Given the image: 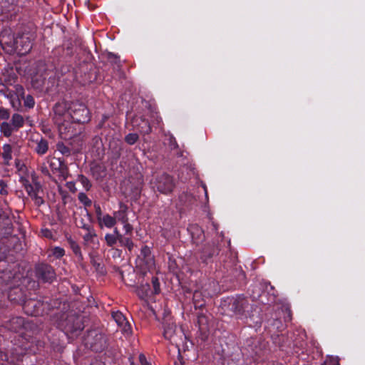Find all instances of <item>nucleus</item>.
I'll list each match as a JSON object with an SVG mask.
<instances>
[{
    "label": "nucleus",
    "mask_w": 365,
    "mask_h": 365,
    "mask_svg": "<svg viewBox=\"0 0 365 365\" xmlns=\"http://www.w3.org/2000/svg\"><path fill=\"white\" fill-rule=\"evenodd\" d=\"M56 324L66 335L78 336L84 328L83 317L74 311L61 314Z\"/></svg>",
    "instance_id": "f257e3e1"
},
{
    "label": "nucleus",
    "mask_w": 365,
    "mask_h": 365,
    "mask_svg": "<svg viewBox=\"0 0 365 365\" xmlns=\"http://www.w3.org/2000/svg\"><path fill=\"white\" fill-rule=\"evenodd\" d=\"M230 309L240 319H250L254 326H260L261 319L258 316L255 317L254 314H250L252 309V305L244 296H237L232 298L229 303Z\"/></svg>",
    "instance_id": "f03ea898"
},
{
    "label": "nucleus",
    "mask_w": 365,
    "mask_h": 365,
    "mask_svg": "<svg viewBox=\"0 0 365 365\" xmlns=\"http://www.w3.org/2000/svg\"><path fill=\"white\" fill-rule=\"evenodd\" d=\"M85 346L96 352L103 351L107 346V339L104 334L93 329L89 331L84 338Z\"/></svg>",
    "instance_id": "7ed1b4c3"
},
{
    "label": "nucleus",
    "mask_w": 365,
    "mask_h": 365,
    "mask_svg": "<svg viewBox=\"0 0 365 365\" xmlns=\"http://www.w3.org/2000/svg\"><path fill=\"white\" fill-rule=\"evenodd\" d=\"M153 189L163 194H169L173 192L175 183L173 178L167 173L158 175L151 182Z\"/></svg>",
    "instance_id": "20e7f679"
},
{
    "label": "nucleus",
    "mask_w": 365,
    "mask_h": 365,
    "mask_svg": "<svg viewBox=\"0 0 365 365\" xmlns=\"http://www.w3.org/2000/svg\"><path fill=\"white\" fill-rule=\"evenodd\" d=\"M69 113L75 123H85L90 120L89 110L84 103L73 102L69 107Z\"/></svg>",
    "instance_id": "39448f33"
},
{
    "label": "nucleus",
    "mask_w": 365,
    "mask_h": 365,
    "mask_svg": "<svg viewBox=\"0 0 365 365\" xmlns=\"http://www.w3.org/2000/svg\"><path fill=\"white\" fill-rule=\"evenodd\" d=\"M48 307L47 302L41 300H34L30 299L26 300L24 304L25 312L31 316H38L43 314L46 308Z\"/></svg>",
    "instance_id": "423d86ee"
},
{
    "label": "nucleus",
    "mask_w": 365,
    "mask_h": 365,
    "mask_svg": "<svg viewBox=\"0 0 365 365\" xmlns=\"http://www.w3.org/2000/svg\"><path fill=\"white\" fill-rule=\"evenodd\" d=\"M16 39L10 29H4L0 34V43L3 49L9 53L16 51Z\"/></svg>",
    "instance_id": "0eeeda50"
},
{
    "label": "nucleus",
    "mask_w": 365,
    "mask_h": 365,
    "mask_svg": "<svg viewBox=\"0 0 365 365\" xmlns=\"http://www.w3.org/2000/svg\"><path fill=\"white\" fill-rule=\"evenodd\" d=\"M137 261L144 270H149L154 267L155 260L149 247L147 245L142 247L140 254L138 256Z\"/></svg>",
    "instance_id": "6e6552de"
},
{
    "label": "nucleus",
    "mask_w": 365,
    "mask_h": 365,
    "mask_svg": "<svg viewBox=\"0 0 365 365\" xmlns=\"http://www.w3.org/2000/svg\"><path fill=\"white\" fill-rule=\"evenodd\" d=\"M33 35L29 33L19 34L16 39V50L21 54L29 53L32 48Z\"/></svg>",
    "instance_id": "1a4fd4ad"
},
{
    "label": "nucleus",
    "mask_w": 365,
    "mask_h": 365,
    "mask_svg": "<svg viewBox=\"0 0 365 365\" xmlns=\"http://www.w3.org/2000/svg\"><path fill=\"white\" fill-rule=\"evenodd\" d=\"M36 276L44 282H51L56 277L53 268L47 264H41L36 268Z\"/></svg>",
    "instance_id": "9d476101"
},
{
    "label": "nucleus",
    "mask_w": 365,
    "mask_h": 365,
    "mask_svg": "<svg viewBox=\"0 0 365 365\" xmlns=\"http://www.w3.org/2000/svg\"><path fill=\"white\" fill-rule=\"evenodd\" d=\"M218 254V248L215 247L214 243H207L204 245L200 253V259L204 264H207L215 255Z\"/></svg>",
    "instance_id": "9b49d317"
},
{
    "label": "nucleus",
    "mask_w": 365,
    "mask_h": 365,
    "mask_svg": "<svg viewBox=\"0 0 365 365\" xmlns=\"http://www.w3.org/2000/svg\"><path fill=\"white\" fill-rule=\"evenodd\" d=\"M112 317L116 324L122 327L123 332L127 334L131 333V327L122 312L119 311L113 312Z\"/></svg>",
    "instance_id": "f8f14e48"
},
{
    "label": "nucleus",
    "mask_w": 365,
    "mask_h": 365,
    "mask_svg": "<svg viewBox=\"0 0 365 365\" xmlns=\"http://www.w3.org/2000/svg\"><path fill=\"white\" fill-rule=\"evenodd\" d=\"M133 126L143 135L149 134L152 131L151 126L148 120L143 117H136L133 120Z\"/></svg>",
    "instance_id": "ddd939ff"
},
{
    "label": "nucleus",
    "mask_w": 365,
    "mask_h": 365,
    "mask_svg": "<svg viewBox=\"0 0 365 365\" xmlns=\"http://www.w3.org/2000/svg\"><path fill=\"white\" fill-rule=\"evenodd\" d=\"M188 231L190 232L192 241L195 244L198 245L204 240V232L198 225H190L188 228Z\"/></svg>",
    "instance_id": "4468645a"
},
{
    "label": "nucleus",
    "mask_w": 365,
    "mask_h": 365,
    "mask_svg": "<svg viewBox=\"0 0 365 365\" xmlns=\"http://www.w3.org/2000/svg\"><path fill=\"white\" fill-rule=\"evenodd\" d=\"M163 327L164 337L168 340H171L175 334L176 325L171 319H164Z\"/></svg>",
    "instance_id": "2eb2a0df"
},
{
    "label": "nucleus",
    "mask_w": 365,
    "mask_h": 365,
    "mask_svg": "<svg viewBox=\"0 0 365 365\" xmlns=\"http://www.w3.org/2000/svg\"><path fill=\"white\" fill-rule=\"evenodd\" d=\"M127 210V205L123 203H120L119 210L113 212V217L115 218L116 222L118 221L123 223L128 220Z\"/></svg>",
    "instance_id": "dca6fc26"
},
{
    "label": "nucleus",
    "mask_w": 365,
    "mask_h": 365,
    "mask_svg": "<svg viewBox=\"0 0 365 365\" xmlns=\"http://www.w3.org/2000/svg\"><path fill=\"white\" fill-rule=\"evenodd\" d=\"M1 13L2 14H6V16H10L11 19L16 14V6L13 2L9 1H2L0 4Z\"/></svg>",
    "instance_id": "f3484780"
},
{
    "label": "nucleus",
    "mask_w": 365,
    "mask_h": 365,
    "mask_svg": "<svg viewBox=\"0 0 365 365\" xmlns=\"http://www.w3.org/2000/svg\"><path fill=\"white\" fill-rule=\"evenodd\" d=\"M137 294L142 299H145L148 297L155 295L152 291L150 285L148 283L141 284L137 289Z\"/></svg>",
    "instance_id": "a211bd4d"
},
{
    "label": "nucleus",
    "mask_w": 365,
    "mask_h": 365,
    "mask_svg": "<svg viewBox=\"0 0 365 365\" xmlns=\"http://www.w3.org/2000/svg\"><path fill=\"white\" fill-rule=\"evenodd\" d=\"M98 223L101 228L103 227L107 228H112L115 225L116 222L115 218L113 216L106 214L103 215V217H101L100 220L98 221Z\"/></svg>",
    "instance_id": "6ab92c4d"
},
{
    "label": "nucleus",
    "mask_w": 365,
    "mask_h": 365,
    "mask_svg": "<svg viewBox=\"0 0 365 365\" xmlns=\"http://www.w3.org/2000/svg\"><path fill=\"white\" fill-rule=\"evenodd\" d=\"M46 163L53 172H57L65 163L64 160L56 158H47Z\"/></svg>",
    "instance_id": "aec40b11"
},
{
    "label": "nucleus",
    "mask_w": 365,
    "mask_h": 365,
    "mask_svg": "<svg viewBox=\"0 0 365 365\" xmlns=\"http://www.w3.org/2000/svg\"><path fill=\"white\" fill-rule=\"evenodd\" d=\"M24 322V319L22 317H13L9 320L7 327L12 331L17 332L21 328H22Z\"/></svg>",
    "instance_id": "412c9836"
},
{
    "label": "nucleus",
    "mask_w": 365,
    "mask_h": 365,
    "mask_svg": "<svg viewBox=\"0 0 365 365\" xmlns=\"http://www.w3.org/2000/svg\"><path fill=\"white\" fill-rule=\"evenodd\" d=\"M0 131L5 137H10L16 130L13 128L11 123L4 121L0 124Z\"/></svg>",
    "instance_id": "4be33fe9"
},
{
    "label": "nucleus",
    "mask_w": 365,
    "mask_h": 365,
    "mask_svg": "<svg viewBox=\"0 0 365 365\" xmlns=\"http://www.w3.org/2000/svg\"><path fill=\"white\" fill-rule=\"evenodd\" d=\"M48 149V141L44 138H41L39 141L36 142V146L35 148V151L38 155H44Z\"/></svg>",
    "instance_id": "5701e85b"
},
{
    "label": "nucleus",
    "mask_w": 365,
    "mask_h": 365,
    "mask_svg": "<svg viewBox=\"0 0 365 365\" xmlns=\"http://www.w3.org/2000/svg\"><path fill=\"white\" fill-rule=\"evenodd\" d=\"M11 125L13 128L19 130V128H22L24 125V119L23 116L19 113H14L11 118Z\"/></svg>",
    "instance_id": "b1692460"
},
{
    "label": "nucleus",
    "mask_w": 365,
    "mask_h": 365,
    "mask_svg": "<svg viewBox=\"0 0 365 365\" xmlns=\"http://www.w3.org/2000/svg\"><path fill=\"white\" fill-rule=\"evenodd\" d=\"M118 242L120 246L127 247L129 251H131L134 247L131 235H122V236L119 237Z\"/></svg>",
    "instance_id": "393cba45"
},
{
    "label": "nucleus",
    "mask_w": 365,
    "mask_h": 365,
    "mask_svg": "<svg viewBox=\"0 0 365 365\" xmlns=\"http://www.w3.org/2000/svg\"><path fill=\"white\" fill-rule=\"evenodd\" d=\"M83 239L86 243H95L97 240V235L93 227L86 231L83 235Z\"/></svg>",
    "instance_id": "a878e982"
},
{
    "label": "nucleus",
    "mask_w": 365,
    "mask_h": 365,
    "mask_svg": "<svg viewBox=\"0 0 365 365\" xmlns=\"http://www.w3.org/2000/svg\"><path fill=\"white\" fill-rule=\"evenodd\" d=\"M12 148L9 144H4L3 145L2 157L6 163H9V161L12 159Z\"/></svg>",
    "instance_id": "bb28decb"
},
{
    "label": "nucleus",
    "mask_w": 365,
    "mask_h": 365,
    "mask_svg": "<svg viewBox=\"0 0 365 365\" xmlns=\"http://www.w3.org/2000/svg\"><path fill=\"white\" fill-rule=\"evenodd\" d=\"M119 238L115 235L107 233L105 235V241L108 247H113L117 242H118Z\"/></svg>",
    "instance_id": "cd10ccee"
},
{
    "label": "nucleus",
    "mask_w": 365,
    "mask_h": 365,
    "mask_svg": "<svg viewBox=\"0 0 365 365\" xmlns=\"http://www.w3.org/2000/svg\"><path fill=\"white\" fill-rule=\"evenodd\" d=\"M108 60L113 66H116L118 68L121 66L119 56L115 53H108Z\"/></svg>",
    "instance_id": "c85d7f7f"
},
{
    "label": "nucleus",
    "mask_w": 365,
    "mask_h": 365,
    "mask_svg": "<svg viewBox=\"0 0 365 365\" xmlns=\"http://www.w3.org/2000/svg\"><path fill=\"white\" fill-rule=\"evenodd\" d=\"M197 323L201 330L206 329L208 325L207 317L203 314H199L197 317Z\"/></svg>",
    "instance_id": "c756f323"
},
{
    "label": "nucleus",
    "mask_w": 365,
    "mask_h": 365,
    "mask_svg": "<svg viewBox=\"0 0 365 365\" xmlns=\"http://www.w3.org/2000/svg\"><path fill=\"white\" fill-rule=\"evenodd\" d=\"M247 351L249 352V355L255 361L258 360L262 353L261 349L257 348L256 345H255V349L251 346L250 350L247 349Z\"/></svg>",
    "instance_id": "7c9ffc66"
},
{
    "label": "nucleus",
    "mask_w": 365,
    "mask_h": 365,
    "mask_svg": "<svg viewBox=\"0 0 365 365\" xmlns=\"http://www.w3.org/2000/svg\"><path fill=\"white\" fill-rule=\"evenodd\" d=\"M56 148L63 155L69 156L71 155V149L62 142H58L56 144Z\"/></svg>",
    "instance_id": "2f4dec72"
},
{
    "label": "nucleus",
    "mask_w": 365,
    "mask_h": 365,
    "mask_svg": "<svg viewBox=\"0 0 365 365\" xmlns=\"http://www.w3.org/2000/svg\"><path fill=\"white\" fill-rule=\"evenodd\" d=\"M78 180L81 182V184L86 191H88L91 189L92 186L91 183L86 176L83 175H78Z\"/></svg>",
    "instance_id": "473e14b6"
},
{
    "label": "nucleus",
    "mask_w": 365,
    "mask_h": 365,
    "mask_svg": "<svg viewBox=\"0 0 365 365\" xmlns=\"http://www.w3.org/2000/svg\"><path fill=\"white\" fill-rule=\"evenodd\" d=\"M57 172L58 173L59 179L61 180H66L69 175L68 168L65 163L62 165L61 169H59Z\"/></svg>",
    "instance_id": "72a5a7b5"
},
{
    "label": "nucleus",
    "mask_w": 365,
    "mask_h": 365,
    "mask_svg": "<svg viewBox=\"0 0 365 365\" xmlns=\"http://www.w3.org/2000/svg\"><path fill=\"white\" fill-rule=\"evenodd\" d=\"M139 139V136L137 133H128L125 137V141L128 145H134Z\"/></svg>",
    "instance_id": "f704fd0d"
},
{
    "label": "nucleus",
    "mask_w": 365,
    "mask_h": 365,
    "mask_svg": "<svg viewBox=\"0 0 365 365\" xmlns=\"http://www.w3.org/2000/svg\"><path fill=\"white\" fill-rule=\"evenodd\" d=\"M179 200L182 205H187L192 202L193 197L191 194L183 192L179 196Z\"/></svg>",
    "instance_id": "c9c22d12"
},
{
    "label": "nucleus",
    "mask_w": 365,
    "mask_h": 365,
    "mask_svg": "<svg viewBox=\"0 0 365 365\" xmlns=\"http://www.w3.org/2000/svg\"><path fill=\"white\" fill-rule=\"evenodd\" d=\"M78 199L86 207H90L92 204V201L88 197L86 194L84 192H79L78 195Z\"/></svg>",
    "instance_id": "e433bc0d"
},
{
    "label": "nucleus",
    "mask_w": 365,
    "mask_h": 365,
    "mask_svg": "<svg viewBox=\"0 0 365 365\" xmlns=\"http://www.w3.org/2000/svg\"><path fill=\"white\" fill-rule=\"evenodd\" d=\"M51 255L56 258H61L65 255V250L61 247H55L51 250Z\"/></svg>",
    "instance_id": "4c0bfd02"
},
{
    "label": "nucleus",
    "mask_w": 365,
    "mask_h": 365,
    "mask_svg": "<svg viewBox=\"0 0 365 365\" xmlns=\"http://www.w3.org/2000/svg\"><path fill=\"white\" fill-rule=\"evenodd\" d=\"M153 289L152 291L154 294H158L160 292V282L157 277L152 278Z\"/></svg>",
    "instance_id": "58836bf2"
},
{
    "label": "nucleus",
    "mask_w": 365,
    "mask_h": 365,
    "mask_svg": "<svg viewBox=\"0 0 365 365\" xmlns=\"http://www.w3.org/2000/svg\"><path fill=\"white\" fill-rule=\"evenodd\" d=\"M35 105V101L31 95H27L24 98V106L29 108H32Z\"/></svg>",
    "instance_id": "ea45409f"
},
{
    "label": "nucleus",
    "mask_w": 365,
    "mask_h": 365,
    "mask_svg": "<svg viewBox=\"0 0 365 365\" xmlns=\"http://www.w3.org/2000/svg\"><path fill=\"white\" fill-rule=\"evenodd\" d=\"M123 225V229L125 230V233L123 235H132L133 227V226L128 222V220L126 221V222L122 223Z\"/></svg>",
    "instance_id": "a19ab883"
},
{
    "label": "nucleus",
    "mask_w": 365,
    "mask_h": 365,
    "mask_svg": "<svg viewBox=\"0 0 365 365\" xmlns=\"http://www.w3.org/2000/svg\"><path fill=\"white\" fill-rule=\"evenodd\" d=\"M31 197L34 201V203L38 206H40L44 202L43 198L38 195L37 192H34Z\"/></svg>",
    "instance_id": "79ce46f5"
},
{
    "label": "nucleus",
    "mask_w": 365,
    "mask_h": 365,
    "mask_svg": "<svg viewBox=\"0 0 365 365\" xmlns=\"http://www.w3.org/2000/svg\"><path fill=\"white\" fill-rule=\"evenodd\" d=\"M10 117V113L8 109L0 107V118L2 120H8Z\"/></svg>",
    "instance_id": "37998d69"
},
{
    "label": "nucleus",
    "mask_w": 365,
    "mask_h": 365,
    "mask_svg": "<svg viewBox=\"0 0 365 365\" xmlns=\"http://www.w3.org/2000/svg\"><path fill=\"white\" fill-rule=\"evenodd\" d=\"M41 233L43 237L48 238V239H52L53 237V232L51 230L48 228H43L41 230Z\"/></svg>",
    "instance_id": "c03bdc74"
},
{
    "label": "nucleus",
    "mask_w": 365,
    "mask_h": 365,
    "mask_svg": "<svg viewBox=\"0 0 365 365\" xmlns=\"http://www.w3.org/2000/svg\"><path fill=\"white\" fill-rule=\"evenodd\" d=\"M95 212L96 215L97 221L100 220L103 217V212L98 204H94Z\"/></svg>",
    "instance_id": "a18cd8bd"
},
{
    "label": "nucleus",
    "mask_w": 365,
    "mask_h": 365,
    "mask_svg": "<svg viewBox=\"0 0 365 365\" xmlns=\"http://www.w3.org/2000/svg\"><path fill=\"white\" fill-rule=\"evenodd\" d=\"M322 365H340L337 358H330L326 360Z\"/></svg>",
    "instance_id": "49530a36"
},
{
    "label": "nucleus",
    "mask_w": 365,
    "mask_h": 365,
    "mask_svg": "<svg viewBox=\"0 0 365 365\" xmlns=\"http://www.w3.org/2000/svg\"><path fill=\"white\" fill-rule=\"evenodd\" d=\"M71 248L76 255H81V248L76 242H71Z\"/></svg>",
    "instance_id": "de8ad7c7"
},
{
    "label": "nucleus",
    "mask_w": 365,
    "mask_h": 365,
    "mask_svg": "<svg viewBox=\"0 0 365 365\" xmlns=\"http://www.w3.org/2000/svg\"><path fill=\"white\" fill-rule=\"evenodd\" d=\"M46 162L43 163L41 167H40V170L41 171V173L45 175H47V176H51L50 175V173H49V170H48V168L47 167V165H46Z\"/></svg>",
    "instance_id": "09e8293b"
},
{
    "label": "nucleus",
    "mask_w": 365,
    "mask_h": 365,
    "mask_svg": "<svg viewBox=\"0 0 365 365\" xmlns=\"http://www.w3.org/2000/svg\"><path fill=\"white\" fill-rule=\"evenodd\" d=\"M93 266L95 267L96 269L100 273L103 274L105 272L103 265L101 264V263L94 262Z\"/></svg>",
    "instance_id": "8fccbe9b"
},
{
    "label": "nucleus",
    "mask_w": 365,
    "mask_h": 365,
    "mask_svg": "<svg viewBox=\"0 0 365 365\" xmlns=\"http://www.w3.org/2000/svg\"><path fill=\"white\" fill-rule=\"evenodd\" d=\"M79 227L84 230L86 232L93 228V227L91 225L85 223L83 220H81V225H79Z\"/></svg>",
    "instance_id": "3c124183"
},
{
    "label": "nucleus",
    "mask_w": 365,
    "mask_h": 365,
    "mask_svg": "<svg viewBox=\"0 0 365 365\" xmlns=\"http://www.w3.org/2000/svg\"><path fill=\"white\" fill-rule=\"evenodd\" d=\"M200 297V293L199 292H195L193 293V302L195 307H201L203 304H198L196 302V297Z\"/></svg>",
    "instance_id": "603ef678"
},
{
    "label": "nucleus",
    "mask_w": 365,
    "mask_h": 365,
    "mask_svg": "<svg viewBox=\"0 0 365 365\" xmlns=\"http://www.w3.org/2000/svg\"><path fill=\"white\" fill-rule=\"evenodd\" d=\"M66 187L71 190L74 192L75 183L73 182H66Z\"/></svg>",
    "instance_id": "864d4df0"
},
{
    "label": "nucleus",
    "mask_w": 365,
    "mask_h": 365,
    "mask_svg": "<svg viewBox=\"0 0 365 365\" xmlns=\"http://www.w3.org/2000/svg\"><path fill=\"white\" fill-rule=\"evenodd\" d=\"M29 195L31 197L34 192H36V191L34 189L31 185H29V187L26 188Z\"/></svg>",
    "instance_id": "5fc2aeb1"
},
{
    "label": "nucleus",
    "mask_w": 365,
    "mask_h": 365,
    "mask_svg": "<svg viewBox=\"0 0 365 365\" xmlns=\"http://www.w3.org/2000/svg\"><path fill=\"white\" fill-rule=\"evenodd\" d=\"M110 234L116 235V237L118 238L120 237L123 235L120 232V231L118 230V229L117 227L114 228L113 232L110 233Z\"/></svg>",
    "instance_id": "6e6d98bb"
},
{
    "label": "nucleus",
    "mask_w": 365,
    "mask_h": 365,
    "mask_svg": "<svg viewBox=\"0 0 365 365\" xmlns=\"http://www.w3.org/2000/svg\"><path fill=\"white\" fill-rule=\"evenodd\" d=\"M98 168H96V169H98ZM93 171V176H95L96 178V179H98L99 178H101L102 176L101 175L100 173H98L96 170V168L93 169L92 170Z\"/></svg>",
    "instance_id": "4d7b16f0"
},
{
    "label": "nucleus",
    "mask_w": 365,
    "mask_h": 365,
    "mask_svg": "<svg viewBox=\"0 0 365 365\" xmlns=\"http://www.w3.org/2000/svg\"><path fill=\"white\" fill-rule=\"evenodd\" d=\"M0 193L1 195H7L8 194V191L6 190V187H1V190H0Z\"/></svg>",
    "instance_id": "13d9d810"
},
{
    "label": "nucleus",
    "mask_w": 365,
    "mask_h": 365,
    "mask_svg": "<svg viewBox=\"0 0 365 365\" xmlns=\"http://www.w3.org/2000/svg\"><path fill=\"white\" fill-rule=\"evenodd\" d=\"M212 230H215V231H217L218 230V227L217 225V224H215L214 222H212Z\"/></svg>",
    "instance_id": "bf43d9fd"
},
{
    "label": "nucleus",
    "mask_w": 365,
    "mask_h": 365,
    "mask_svg": "<svg viewBox=\"0 0 365 365\" xmlns=\"http://www.w3.org/2000/svg\"><path fill=\"white\" fill-rule=\"evenodd\" d=\"M6 187V184L5 183V182L2 180H0V187Z\"/></svg>",
    "instance_id": "052dcab7"
},
{
    "label": "nucleus",
    "mask_w": 365,
    "mask_h": 365,
    "mask_svg": "<svg viewBox=\"0 0 365 365\" xmlns=\"http://www.w3.org/2000/svg\"><path fill=\"white\" fill-rule=\"evenodd\" d=\"M139 358H140V361H141L142 364L143 363V361L145 360V358L143 355H140Z\"/></svg>",
    "instance_id": "680f3d73"
},
{
    "label": "nucleus",
    "mask_w": 365,
    "mask_h": 365,
    "mask_svg": "<svg viewBox=\"0 0 365 365\" xmlns=\"http://www.w3.org/2000/svg\"><path fill=\"white\" fill-rule=\"evenodd\" d=\"M42 76H43V77H44V78H46V76H47V74H46V71L45 72V73H44V74H42Z\"/></svg>",
    "instance_id": "e2e57ef3"
},
{
    "label": "nucleus",
    "mask_w": 365,
    "mask_h": 365,
    "mask_svg": "<svg viewBox=\"0 0 365 365\" xmlns=\"http://www.w3.org/2000/svg\"><path fill=\"white\" fill-rule=\"evenodd\" d=\"M175 146H177V143L175 141V144H174Z\"/></svg>",
    "instance_id": "0e129e2a"
}]
</instances>
